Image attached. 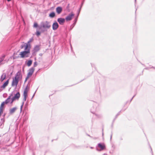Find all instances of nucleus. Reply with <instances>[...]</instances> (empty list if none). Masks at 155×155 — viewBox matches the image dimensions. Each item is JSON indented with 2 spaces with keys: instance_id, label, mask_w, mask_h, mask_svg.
<instances>
[{
  "instance_id": "72a5a7b5",
  "label": "nucleus",
  "mask_w": 155,
  "mask_h": 155,
  "mask_svg": "<svg viewBox=\"0 0 155 155\" xmlns=\"http://www.w3.org/2000/svg\"><path fill=\"white\" fill-rule=\"evenodd\" d=\"M24 107H20V112H22V108H23ZM24 108H27V107H24Z\"/></svg>"
},
{
  "instance_id": "20e7f679",
  "label": "nucleus",
  "mask_w": 155,
  "mask_h": 155,
  "mask_svg": "<svg viewBox=\"0 0 155 155\" xmlns=\"http://www.w3.org/2000/svg\"><path fill=\"white\" fill-rule=\"evenodd\" d=\"M12 94H11L8 98L5 101L3 102L1 105V107H4L5 104H7L8 103L11 104L12 103L13 101H12V97L11 98Z\"/></svg>"
},
{
  "instance_id": "473e14b6",
  "label": "nucleus",
  "mask_w": 155,
  "mask_h": 155,
  "mask_svg": "<svg viewBox=\"0 0 155 155\" xmlns=\"http://www.w3.org/2000/svg\"><path fill=\"white\" fill-rule=\"evenodd\" d=\"M87 135L88 136H89L91 138H93V139H96L97 138H93L91 136H90L89 134H87Z\"/></svg>"
},
{
  "instance_id": "603ef678",
  "label": "nucleus",
  "mask_w": 155,
  "mask_h": 155,
  "mask_svg": "<svg viewBox=\"0 0 155 155\" xmlns=\"http://www.w3.org/2000/svg\"><path fill=\"white\" fill-rule=\"evenodd\" d=\"M136 0H135V2H136Z\"/></svg>"
},
{
  "instance_id": "aec40b11",
  "label": "nucleus",
  "mask_w": 155,
  "mask_h": 155,
  "mask_svg": "<svg viewBox=\"0 0 155 155\" xmlns=\"http://www.w3.org/2000/svg\"><path fill=\"white\" fill-rule=\"evenodd\" d=\"M55 16V13L54 12H51L49 14V16L51 18H53Z\"/></svg>"
},
{
  "instance_id": "c03bdc74",
  "label": "nucleus",
  "mask_w": 155,
  "mask_h": 155,
  "mask_svg": "<svg viewBox=\"0 0 155 155\" xmlns=\"http://www.w3.org/2000/svg\"><path fill=\"white\" fill-rule=\"evenodd\" d=\"M35 92L34 93V95H33V96L32 97H33L34 96V95H35Z\"/></svg>"
},
{
  "instance_id": "f03ea898",
  "label": "nucleus",
  "mask_w": 155,
  "mask_h": 155,
  "mask_svg": "<svg viewBox=\"0 0 155 155\" xmlns=\"http://www.w3.org/2000/svg\"><path fill=\"white\" fill-rule=\"evenodd\" d=\"M29 89V87H28V86L27 85L24 90L23 93V99L22 102V104L20 107H23L25 102L26 101V98L28 96V92Z\"/></svg>"
},
{
  "instance_id": "1a4fd4ad",
  "label": "nucleus",
  "mask_w": 155,
  "mask_h": 155,
  "mask_svg": "<svg viewBox=\"0 0 155 155\" xmlns=\"http://www.w3.org/2000/svg\"><path fill=\"white\" fill-rule=\"evenodd\" d=\"M74 15V14L73 13L70 14L66 17L65 19L67 21H70L72 19V18Z\"/></svg>"
},
{
  "instance_id": "37998d69",
  "label": "nucleus",
  "mask_w": 155,
  "mask_h": 155,
  "mask_svg": "<svg viewBox=\"0 0 155 155\" xmlns=\"http://www.w3.org/2000/svg\"><path fill=\"white\" fill-rule=\"evenodd\" d=\"M90 148H91V149H93V147H90Z\"/></svg>"
},
{
  "instance_id": "f704fd0d",
  "label": "nucleus",
  "mask_w": 155,
  "mask_h": 155,
  "mask_svg": "<svg viewBox=\"0 0 155 155\" xmlns=\"http://www.w3.org/2000/svg\"><path fill=\"white\" fill-rule=\"evenodd\" d=\"M25 45V44L24 45H21V48H24V46Z\"/></svg>"
},
{
  "instance_id": "e433bc0d",
  "label": "nucleus",
  "mask_w": 155,
  "mask_h": 155,
  "mask_svg": "<svg viewBox=\"0 0 155 155\" xmlns=\"http://www.w3.org/2000/svg\"><path fill=\"white\" fill-rule=\"evenodd\" d=\"M150 147L151 148V153H152V155H153V151H152V149L151 147Z\"/></svg>"
},
{
  "instance_id": "9d476101",
  "label": "nucleus",
  "mask_w": 155,
  "mask_h": 155,
  "mask_svg": "<svg viewBox=\"0 0 155 155\" xmlns=\"http://www.w3.org/2000/svg\"><path fill=\"white\" fill-rule=\"evenodd\" d=\"M5 114H4L3 115V118L1 119V128H2L4 127V123L5 121L4 117Z\"/></svg>"
},
{
  "instance_id": "6e6552de",
  "label": "nucleus",
  "mask_w": 155,
  "mask_h": 155,
  "mask_svg": "<svg viewBox=\"0 0 155 155\" xmlns=\"http://www.w3.org/2000/svg\"><path fill=\"white\" fill-rule=\"evenodd\" d=\"M52 27L53 30L55 31L59 27V25L58 23L55 21L53 23Z\"/></svg>"
},
{
  "instance_id": "2f4dec72",
  "label": "nucleus",
  "mask_w": 155,
  "mask_h": 155,
  "mask_svg": "<svg viewBox=\"0 0 155 155\" xmlns=\"http://www.w3.org/2000/svg\"><path fill=\"white\" fill-rule=\"evenodd\" d=\"M117 117H118V116L117 115H116L115 116V118H114V120H113V123H114L115 120L117 118Z\"/></svg>"
},
{
  "instance_id": "49530a36",
  "label": "nucleus",
  "mask_w": 155,
  "mask_h": 155,
  "mask_svg": "<svg viewBox=\"0 0 155 155\" xmlns=\"http://www.w3.org/2000/svg\"><path fill=\"white\" fill-rule=\"evenodd\" d=\"M11 0H7V1H8V2H9L11 1Z\"/></svg>"
},
{
  "instance_id": "6ab92c4d",
  "label": "nucleus",
  "mask_w": 155,
  "mask_h": 155,
  "mask_svg": "<svg viewBox=\"0 0 155 155\" xmlns=\"http://www.w3.org/2000/svg\"><path fill=\"white\" fill-rule=\"evenodd\" d=\"M6 74L5 73H3L1 76V80L2 81H3L6 77Z\"/></svg>"
},
{
  "instance_id": "09e8293b",
  "label": "nucleus",
  "mask_w": 155,
  "mask_h": 155,
  "mask_svg": "<svg viewBox=\"0 0 155 155\" xmlns=\"http://www.w3.org/2000/svg\"><path fill=\"white\" fill-rule=\"evenodd\" d=\"M104 134H103V133H102V135H103Z\"/></svg>"
},
{
  "instance_id": "a19ab883",
  "label": "nucleus",
  "mask_w": 155,
  "mask_h": 155,
  "mask_svg": "<svg viewBox=\"0 0 155 155\" xmlns=\"http://www.w3.org/2000/svg\"><path fill=\"white\" fill-rule=\"evenodd\" d=\"M134 96H135V95H134V96L133 97H132V98H131V100H132V99H133V98Z\"/></svg>"
},
{
  "instance_id": "c85d7f7f",
  "label": "nucleus",
  "mask_w": 155,
  "mask_h": 155,
  "mask_svg": "<svg viewBox=\"0 0 155 155\" xmlns=\"http://www.w3.org/2000/svg\"><path fill=\"white\" fill-rule=\"evenodd\" d=\"M38 26V25L37 23H35L34 25V27L37 28Z\"/></svg>"
},
{
  "instance_id": "bb28decb",
  "label": "nucleus",
  "mask_w": 155,
  "mask_h": 155,
  "mask_svg": "<svg viewBox=\"0 0 155 155\" xmlns=\"http://www.w3.org/2000/svg\"><path fill=\"white\" fill-rule=\"evenodd\" d=\"M38 65V63H37V61H35L34 63V65H33V66H34V67H36Z\"/></svg>"
},
{
  "instance_id": "79ce46f5",
  "label": "nucleus",
  "mask_w": 155,
  "mask_h": 155,
  "mask_svg": "<svg viewBox=\"0 0 155 155\" xmlns=\"http://www.w3.org/2000/svg\"><path fill=\"white\" fill-rule=\"evenodd\" d=\"M33 155H35V153H34V152L33 153Z\"/></svg>"
},
{
  "instance_id": "f257e3e1",
  "label": "nucleus",
  "mask_w": 155,
  "mask_h": 155,
  "mask_svg": "<svg viewBox=\"0 0 155 155\" xmlns=\"http://www.w3.org/2000/svg\"><path fill=\"white\" fill-rule=\"evenodd\" d=\"M106 146L105 144L103 143H98L96 147V150L98 151H101L105 150Z\"/></svg>"
},
{
  "instance_id": "4be33fe9",
  "label": "nucleus",
  "mask_w": 155,
  "mask_h": 155,
  "mask_svg": "<svg viewBox=\"0 0 155 155\" xmlns=\"http://www.w3.org/2000/svg\"><path fill=\"white\" fill-rule=\"evenodd\" d=\"M20 73L18 71L15 77V78H16V79H17L18 80L20 78Z\"/></svg>"
},
{
  "instance_id": "4c0bfd02",
  "label": "nucleus",
  "mask_w": 155,
  "mask_h": 155,
  "mask_svg": "<svg viewBox=\"0 0 155 155\" xmlns=\"http://www.w3.org/2000/svg\"><path fill=\"white\" fill-rule=\"evenodd\" d=\"M28 78H28V76H27V77L26 78V79H25V81H26L27 80V79H28Z\"/></svg>"
},
{
  "instance_id": "412c9836",
  "label": "nucleus",
  "mask_w": 155,
  "mask_h": 155,
  "mask_svg": "<svg viewBox=\"0 0 155 155\" xmlns=\"http://www.w3.org/2000/svg\"><path fill=\"white\" fill-rule=\"evenodd\" d=\"M126 107H123V108H122V109L121 110H120L117 114L116 115H117V116H119L120 114V112H124V111H125L126 109Z\"/></svg>"
},
{
  "instance_id": "9b49d317",
  "label": "nucleus",
  "mask_w": 155,
  "mask_h": 155,
  "mask_svg": "<svg viewBox=\"0 0 155 155\" xmlns=\"http://www.w3.org/2000/svg\"><path fill=\"white\" fill-rule=\"evenodd\" d=\"M20 94L19 92H17L15 94L14 96L12 97V101H14L15 99H18L20 97Z\"/></svg>"
},
{
  "instance_id": "0eeeda50",
  "label": "nucleus",
  "mask_w": 155,
  "mask_h": 155,
  "mask_svg": "<svg viewBox=\"0 0 155 155\" xmlns=\"http://www.w3.org/2000/svg\"><path fill=\"white\" fill-rule=\"evenodd\" d=\"M65 20L63 18H60L57 19V21L60 25H63L65 22Z\"/></svg>"
},
{
  "instance_id": "7ed1b4c3",
  "label": "nucleus",
  "mask_w": 155,
  "mask_h": 155,
  "mask_svg": "<svg viewBox=\"0 0 155 155\" xmlns=\"http://www.w3.org/2000/svg\"><path fill=\"white\" fill-rule=\"evenodd\" d=\"M41 27L44 29H48L51 27L50 22L48 21H46L41 23Z\"/></svg>"
},
{
  "instance_id": "c9c22d12",
  "label": "nucleus",
  "mask_w": 155,
  "mask_h": 155,
  "mask_svg": "<svg viewBox=\"0 0 155 155\" xmlns=\"http://www.w3.org/2000/svg\"><path fill=\"white\" fill-rule=\"evenodd\" d=\"M112 133L110 135V140H111L112 139Z\"/></svg>"
},
{
  "instance_id": "58836bf2",
  "label": "nucleus",
  "mask_w": 155,
  "mask_h": 155,
  "mask_svg": "<svg viewBox=\"0 0 155 155\" xmlns=\"http://www.w3.org/2000/svg\"><path fill=\"white\" fill-rule=\"evenodd\" d=\"M71 50H72V47L71 45Z\"/></svg>"
},
{
  "instance_id": "f8f14e48",
  "label": "nucleus",
  "mask_w": 155,
  "mask_h": 155,
  "mask_svg": "<svg viewBox=\"0 0 155 155\" xmlns=\"http://www.w3.org/2000/svg\"><path fill=\"white\" fill-rule=\"evenodd\" d=\"M18 82V80L15 78V79H13L12 82V86H16Z\"/></svg>"
},
{
  "instance_id": "a211bd4d",
  "label": "nucleus",
  "mask_w": 155,
  "mask_h": 155,
  "mask_svg": "<svg viewBox=\"0 0 155 155\" xmlns=\"http://www.w3.org/2000/svg\"><path fill=\"white\" fill-rule=\"evenodd\" d=\"M9 79L7 80L1 86V88H5L6 86H7L9 83Z\"/></svg>"
},
{
  "instance_id": "393cba45",
  "label": "nucleus",
  "mask_w": 155,
  "mask_h": 155,
  "mask_svg": "<svg viewBox=\"0 0 155 155\" xmlns=\"http://www.w3.org/2000/svg\"><path fill=\"white\" fill-rule=\"evenodd\" d=\"M33 40V38H32L30 39L29 41L28 42L27 44H30V43Z\"/></svg>"
},
{
  "instance_id": "b1692460",
  "label": "nucleus",
  "mask_w": 155,
  "mask_h": 155,
  "mask_svg": "<svg viewBox=\"0 0 155 155\" xmlns=\"http://www.w3.org/2000/svg\"><path fill=\"white\" fill-rule=\"evenodd\" d=\"M5 55H4L2 57V58H1V61H1V64H3L4 63V62L3 63V62H2V61H3V60L4 59V57H5Z\"/></svg>"
},
{
  "instance_id": "ea45409f",
  "label": "nucleus",
  "mask_w": 155,
  "mask_h": 155,
  "mask_svg": "<svg viewBox=\"0 0 155 155\" xmlns=\"http://www.w3.org/2000/svg\"><path fill=\"white\" fill-rule=\"evenodd\" d=\"M113 124H114V123H113V122L112 123V125H111V126L112 127H113Z\"/></svg>"
},
{
  "instance_id": "de8ad7c7",
  "label": "nucleus",
  "mask_w": 155,
  "mask_h": 155,
  "mask_svg": "<svg viewBox=\"0 0 155 155\" xmlns=\"http://www.w3.org/2000/svg\"><path fill=\"white\" fill-rule=\"evenodd\" d=\"M25 106H27V104H25Z\"/></svg>"
},
{
  "instance_id": "a878e982",
  "label": "nucleus",
  "mask_w": 155,
  "mask_h": 155,
  "mask_svg": "<svg viewBox=\"0 0 155 155\" xmlns=\"http://www.w3.org/2000/svg\"><path fill=\"white\" fill-rule=\"evenodd\" d=\"M28 117L27 116H26L25 117V118L23 119V123H24L26 120L28 119Z\"/></svg>"
},
{
  "instance_id": "4468645a",
  "label": "nucleus",
  "mask_w": 155,
  "mask_h": 155,
  "mask_svg": "<svg viewBox=\"0 0 155 155\" xmlns=\"http://www.w3.org/2000/svg\"><path fill=\"white\" fill-rule=\"evenodd\" d=\"M62 10V8L61 7H58L56 8V12L58 14H60Z\"/></svg>"
},
{
  "instance_id": "cd10ccee",
  "label": "nucleus",
  "mask_w": 155,
  "mask_h": 155,
  "mask_svg": "<svg viewBox=\"0 0 155 155\" xmlns=\"http://www.w3.org/2000/svg\"><path fill=\"white\" fill-rule=\"evenodd\" d=\"M40 34L41 33L39 31H37L36 33V35L37 36H38L40 35Z\"/></svg>"
},
{
  "instance_id": "8fccbe9b",
  "label": "nucleus",
  "mask_w": 155,
  "mask_h": 155,
  "mask_svg": "<svg viewBox=\"0 0 155 155\" xmlns=\"http://www.w3.org/2000/svg\"><path fill=\"white\" fill-rule=\"evenodd\" d=\"M83 5V3H82L81 5Z\"/></svg>"
},
{
  "instance_id": "39448f33",
  "label": "nucleus",
  "mask_w": 155,
  "mask_h": 155,
  "mask_svg": "<svg viewBox=\"0 0 155 155\" xmlns=\"http://www.w3.org/2000/svg\"><path fill=\"white\" fill-rule=\"evenodd\" d=\"M30 53V51L28 50L27 51H24L21 52L19 55H21V58L28 57L29 56V54Z\"/></svg>"
},
{
  "instance_id": "7c9ffc66",
  "label": "nucleus",
  "mask_w": 155,
  "mask_h": 155,
  "mask_svg": "<svg viewBox=\"0 0 155 155\" xmlns=\"http://www.w3.org/2000/svg\"><path fill=\"white\" fill-rule=\"evenodd\" d=\"M77 18H76L74 19V23H73V25H75L77 21Z\"/></svg>"
},
{
  "instance_id": "a18cd8bd",
  "label": "nucleus",
  "mask_w": 155,
  "mask_h": 155,
  "mask_svg": "<svg viewBox=\"0 0 155 155\" xmlns=\"http://www.w3.org/2000/svg\"><path fill=\"white\" fill-rule=\"evenodd\" d=\"M107 155V154H106V153H104L103 155Z\"/></svg>"
},
{
  "instance_id": "5701e85b",
  "label": "nucleus",
  "mask_w": 155,
  "mask_h": 155,
  "mask_svg": "<svg viewBox=\"0 0 155 155\" xmlns=\"http://www.w3.org/2000/svg\"><path fill=\"white\" fill-rule=\"evenodd\" d=\"M32 63V61L31 60H29L27 63V65L28 66H30Z\"/></svg>"
},
{
  "instance_id": "423d86ee",
  "label": "nucleus",
  "mask_w": 155,
  "mask_h": 155,
  "mask_svg": "<svg viewBox=\"0 0 155 155\" xmlns=\"http://www.w3.org/2000/svg\"><path fill=\"white\" fill-rule=\"evenodd\" d=\"M35 70V69L34 67H32L29 69V71L27 74L28 78H29L32 75Z\"/></svg>"
},
{
  "instance_id": "3c124183",
  "label": "nucleus",
  "mask_w": 155,
  "mask_h": 155,
  "mask_svg": "<svg viewBox=\"0 0 155 155\" xmlns=\"http://www.w3.org/2000/svg\"><path fill=\"white\" fill-rule=\"evenodd\" d=\"M81 8H80V10Z\"/></svg>"
},
{
  "instance_id": "c756f323",
  "label": "nucleus",
  "mask_w": 155,
  "mask_h": 155,
  "mask_svg": "<svg viewBox=\"0 0 155 155\" xmlns=\"http://www.w3.org/2000/svg\"><path fill=\"white\" fill-rule=\"evenodd\" d=\"M5 107H1V116L2 114L3 113V109Z\"/></svg>"
},
{
  "instance_id": "2eb2a0df",
  "label": "nucleus",
  "mask_w": 155,
  "mask_h": 155,
  "mask_svg": "<svg viewBox=\"0 0 155 155\" xmlns=\"http://www.w3.org/2000/svg\"><path fill=\"white\" fill-rule=\"evenodd\" d=\"M24 48L25 51H27L29 50L30 51V44H27L25 43V44Z\"/></svg>"
},
{
  "instance_id": "f3484780",
  "label": "nucleus",
  "mask_w": 155,
  "mask_h": 155,
  "mask_svg": "<svg viewBox=\"0 0 155 155\" xmlns=\"http://www.w3.org/2000/svg\"><path fill=\"white\" fill-rule=\"evenodd\" d=\"M17 109V107H13V108L10 109L9 110V114H12L15 112Z\"/></svg>"
},
{
  "instance_id": "dca6fc26",
  "label": "nucleus",
  "mask_w": 155,
  "mask_h": 155,
  "mask_svg": "<svg viewBox=\"0 0 155 155\" xmlns=\"http://www.w3.org/2000/svg\"><path fill=\"white\" fill-rule=\"evenodd\" d=\"M96 107H91L90 110L91 112L93 114H95L96 116H97V114H96Z\"/></svg>"
},
{
  "instance_id": "ddd939ff",
  "label": "nucleus",
  "mask_w": 155,
  "mask_h": 155,
  "mask_svg": "<svg viewBox=\"0 0 155 155\" xmlns=\"http://www.w3.org/2000/svg\"><path fill=\"white\" fill-rule=\"evenodd\" d=\"M40 49V45H36L35 46L33 51L35 53L36 52L38 51Z\"/></svg>"
}]
</instances>
